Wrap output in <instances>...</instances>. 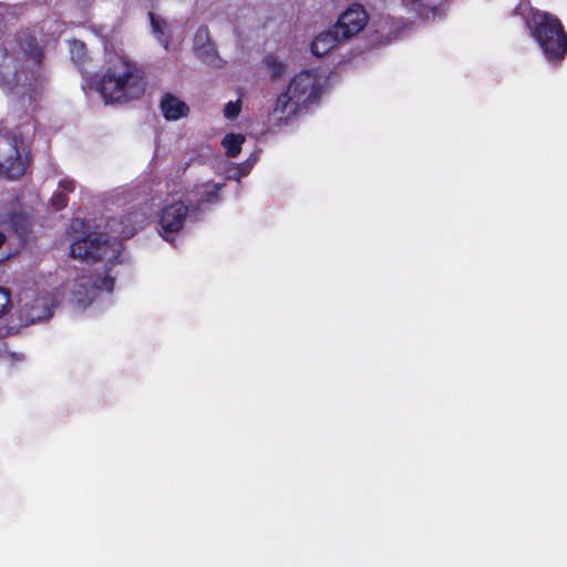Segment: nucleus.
Returning a JSON list of instances; mask_svg holds the SVG:
<instances>
[{
  "mask_svg": "<svg viewBox=\"0 0 567 567\" xmlns=\"http://www.w3.org/2000/svg\"><path fill=\"white\" fill-rule=\"evenodd\" d=\"M122 244L118 238L110 239L105 234H90L71 245L70 254L73 258L85 262L105 260V276L92 282L87 278L76 280L70 291V302L74 308L84 310L89 306L100 303L104 295L109 296L114 287L115 272Z\"/></svg>",
  "mask_w": 567,
  "mask_h": 567,
  "instance_id": "obj_1",
  "label": "nucleus"
},
{
  "mask_svg": "<svg viewBox=\"0 0 567 567\" xmlns=\"http://www.w3.org/2000/svg\"><path fill=\"white\" fill-rule=\"evenodd\" d=\"M322 89L323 79L317 70H301L293 74L270 104V121L278 124L291 122L319 101Z\"/></svg>",
  "mask_w": 567,
  "mask_h": 567,
  "instance_id": "obj_2",
  "label": "nucleus"
},
{
  "mask_svg": "<svg viewBox=\"0 0 567 567\" xmlns=\"http://www.w3.org/2000/svg\"><path fill=\"white\" fill-rule=\"evenodd\" d=\"M96 90L106 103L138 97L145 90L143 73L126 56L110 54Z\"/></svg>",
  "mask_w": 567,
  "mask_h": 567,
  "instance_id": "obj_3",
  "label": "nucleus"
},
{
  "mask_svg": "<svg viewBox=\"0 0 567 567\" xmlns=\"http://www.w3.org/2000/svg\"><path fill=\"white\" fill-rule=\"evenodd\" d=\"M520 14L532 38L546 60L560 62L567 53V34L561 22L553 14L534 8H520Z\"/></svg>",
  "mask_w": 567,
  "mask_h": 567,
  "instance_id": "obj_4",
  "label": "nucleus"
},
{
  "mask_svg": "<svg viewBox=\"0 0 567 567\" xmlns=\"http://www.w3.org/2000/svg\"><path fill=\"white\" fill-rule=\"evenodd\" d=\"M188 216V206L181 198L167 197L157 212V230L168 243L184 228Z\"/></svg>",
  "mask_w": 567,
  "mask_h": 567,
  "instance_id": "obj_5",
  "label": "nucleus"
},
{
  "mask_svg": "<svg viewBox=\"0 0 567 567\" xmlns=\"http://www.w3.org/2000/svg\"><path fill=\"white\" fill-rule=\"evenodd\" d=\"M27 169V154L23 142L12 134H0V174L18 178Z\"/></svg>",
  "mask_w": 567,
  "mask_h": 567,
  "instance_id": "obj_6",
  "label": "nucleus"
},
{
  "mask_svg": "<svg viewBox=\"0 0 567 567\" xmlns=\"http://www.w3.org/2000/svg\"><path fill=\"white\" fill-rule=\"evenodd\" d=\"M21 320L24 324L48 320L52 316V309L56 305V298L52 292L34 295L27 292L20 299Z\"/></svg>",
  "mask_w": 567,
  "mask_h": 567,
  "instance_id": "obj_7",
  "label": "nucleus"
},
{
  "mask_svg": "<svg viewBox=\"0 0 567 567\" xmlns=\"http://www.w3.org/2000/svg\"><path fill=\"white\" fill-rule=\"evenodd\" d=\"M369 16L363 6L352 3L338 18L334 27L346 41L359 34L368 24Z\"/></svg>",
  "mask_w": 567,
  "mask_h": 567,
  "instance_id": "obj_8",
  "label": "nucleus"
},
{
  "mask_svg": "<svg viewBox=\"0 0 567 567\" xmlns=\"http://www.w3.org/2000/svg\"><path fill=\"white\" fill-rule=\"evenodd\" d=\"M346 41L333 25L332 29L318 33L311 42L310 50L316 56H323Z\"/></svg>",
  "mask_w": 567,
  "mask_h": 567,
  "instance_id": "obj_9",
  "label": "nucleus"
},
{
  "mask_svg": "<svg viewBox=\"0 0 567 567\" xmlns=\"http://www.w3.org/2000/svg\"><path fill=\"white\" fill-rule=\"evenodd\" d=\"M410 10L427 21H436L443 18L444 11L439 6V0H401Z\"/></svg>",
  "mask_w": 567,
  "mask_h": 567,
  "instance_id": "obj_10",
  "label": "nucleus"
},
{
  "mask_svg": "<svg viewBox=\"0 0 567 567\" xmlns=\"http://www.w3.org/2000/svg\"><path fill=\"white\" fill-rule=\"evenodd\" d=\"M194 50L196 54L207 64L218 66L219 58L209 41L208 31L205 28L197 30L194 38Z\"/></svg>",
  "mask_w": 567,
  "mask_h": 567,
  "instance_id": "obj_11",
  "label": "nucleus"
},
{
  "mask_svg": "<svg viewBox=\"0 0 567 567\" xmlns=\"http://www.w3.org/2000/svg\"><path fill=\"white\" fill-rule=\"evenodd\" d=\"M223 184L219 183H205L195 187L192 192V198L189 203H195V208L199 209L206 204H213L218 202V193L223 188Z\"/></svg>",
  "mask_w": 567,
  "mask_h": 567,
  "instance_id": "obj_12",
  "label": "nucleus"
},
{
  "mask_svg": "<svg viewBox=\"0 0 567 567\" xmlns=\"http://www.w3.org/2000/svg\"><path fill=\"white\" fill-rule=\"evenodd\" d=\"M161 110L167 121H177L187 116L189 107L179 97L165 94L161 101Z\"/></svg>",
  "mask_w": 567,
  "mask_h": 567,
  "instance_id": "obj_13",
  "label": "nucleus"
},
{
  "mask_svg": "<svg viewBox=\"0 0 567 567\" xmlns=\"http://www.w3.org/2000/svg\"><path fill=\"white\" fill-rule=\"evenodd\" d=\"M13 64H14V62L12 59L6 58L4 70H0V74H1L0 81H2L3 84L7 85L9 87V90L14 95H17V96L21 95L22 103L24 105L25 104L24 100H25V96L28 95V89L22 86L23 81H22L21 75L18 72V70L14 72H10L9 69L11 66H14Z\"/></svg>",
  "mask_w": 567,
  "mask_h": 567,
  "instance_id": "obj_14",
  "label": "nucleus"
},
{
  "mask_svg": "<svg viewBox=\"0 0 567 567\" xmlns=\"http://www.w3.org/2000/svg\"><path fill=\"white\" fill-rule=\"evenodd\" d=\"M41 56V51L38 48H33L28 55L25 69L18 71L23 81L22 86L28 89V100L30 103L34 99L33 81H35V78L33 69L40 63Z\"/></svg>",
  "mask_w": 567,
  "mask_h": 567,
  "instance_id": "obj_15",
  "label": "nucleus"
},
{
  "mask_svg": "<svg viewBox=\"0 0 567 567\" xmlns=\"http://www.w3.org/2000/svg\"><path fill=\"white\" fill-rule=\"evenodd\" d=\"M152 32L157 39V41L164 47V49H168L169 39L173 32L172 24L168 23L165 19L156 16L154 13H150Z\"/></svg>",
  "mask_w": 567,
  "mask_h": 567,
  "instance_id": "obj_16",
  "label": "nucleus"
},
{
  "mask_svg": "<svg viewBox=\"0 0 567 567\" xmlns=\"http://www.w3.org/2000/svg\"><path fill=\"white\" fill-rule=\"evenodd\" d=\"M252 166L254 162L250 161H244L239 164L224 162L223 165L219 166L218 171L228 179L239 181L243 176L248 175Z\"/></svg>",
  "mask_w": 567,
  "mask_h": 567,
  "instance_id": "obj_17",
  "label": "nucleus"
},
{
  "mask_svg": "<svg viewBox=\"0 0 567 567\" xmlns=\"http://www.w3.org/2000/svg\"><path fill=\"white\" fill-rule=\"evenodd\" d=\"M246 137L243 134L228 133L221 140V146L228 157H237Z\"/></svg>",
  "mask_w": 567,
  "mask_h": 567,
  "instance_id": "obj_18",
  "label": "nucleus"
},
{
  "mask_svg": "<svg viewBox=\"0 0 567 567\" xmlns=\"http://www.w3.org/2000/svg\"><path fill=\"white\" fill-rule=\"evenodd\" d=\"M265 64L271 82L278 81L287 71V64L275 55H268Z\"/></svg>",
  "mask_w": 567,
  "mask_h": 567,
  "instance_id": "obj_19",
  "label": "nucleus"
},
{
  "mask_svg": "<svg viewBox=\"0 0 567 567\" xmlns=\"http://www.w3.org/2000/svg\"><path fill=\"white\" fill-rule=\"evenodd\" d=\"M2 224L10 225L17 234L24 236L29 229L30 220L25 214L13 213L8 219L2 220Z\"/></svg>",
  "mask_w": 567,
  "mask_h": 567,
  "instance_id": "obj_20",
  "label": "nucleus"
},
{
  "mask_svg": "<svg viewBox=\"0 0 567 567\" xmlns=\"http://www.w3.org/2000/svg\"><path fill=\"white\" fill-rule=\"evenodd\" d=\"M241 111V100L229 101L223 110L224 117L227 120H235Z\"/></svg>",
  "mask_w": 567,
  "mask_h": 567,
  "instance_id": "obj_21",
  "label": "nucleus"
},
{
  "mask_svg": "<svg viewBox=\"0 0 567 567\" xmlns=\"http://www.w3.org/2000/svg\"><path fill=\"white\" fill-rule=\"evenodd\" d=\"M69 48L72 59L80 62L84 56V43L78 40H72L69 42Z\"/></svg>",
  "mask_w": 567,
  "mask_h": 567,
  "instance_id": "obj_22",
  "label": "nucleus"
},
{
  "mask_svg": "<svg viewBox=\"0 0 567 567\" xmlns=\"http://www.w3.org/2000/svg\"><path fill=\"white\" fill-rule=\"evenodd\" d=\"M66 204H68V198L61 192L55 193L50 199V205L55 210H60V209L64 208L66 206Z\"/></svg>",
  "mask_w": 567,
  "mask_h": 567,
  "instance_id": "obj_23",
  "label": "nucleus"
},
{
  "mask_svg": "<svg viewBox=\"0 0 567 567\" xmlns=\"http://www.w3.org/2000/svg\"><path fill=\"white\" fill-rule=\"evenodd\" d=\"M59 189L65 193H73L76 187V183L73 178L69 176H63L60 178L58 183Z\"/></svg>",
  "mask_w": 567,
  "mask_h": 567,
  "instance_id": "obj_24",
  "label": "nucleus"
},
{
  "mask_svg": "<svg viewBox=\"0 0 567 567\" xmlns=\"http://www.w3.org/2000/svg\"><path fill=\"white\" fill-rule=\"evenodd\" d=\"M10 305L11 302L9 292L4 288L0 287V317L7 313Z\"/></svg>",
  "mask_w": 567,
  "mask_h": 567,
  "instance_id": "obj_25",
  "label": "nucleus"
},
{
  "mask_svg": "<svg viewBox=\"0 0 567 567\" xmlns=\"http://www.w3.org/2000/svg\"><path fill=\"white\" fill-rule=\"evenodd\" d=\"M111 228H112V230L114 233H117L118 236L122 237V238L132 236L135 233V230H136V228L134 226L126 227V228H124L122 230H116L113 226H111Z\"/></svg>",
  "mask_w": 567,
  "mask_h": 567,
  "instance_id": "obj_26",
  "label": "nucleus"
},
{
  "mask_svg": "<svg viewBox=\"0 0 567 567\" xmlns=\"http://www.w3.org/2000/svg\"><path fill=\"white\" fill-rule=\"evenodd\" d=\"M6 239V235L0 231V261H3L9 257L8 252L2 251V246L4 245Z\"/></svg>",
  "mask_w": 567,
  "mask_h": 567,
  "instance_id": "obj_27",
  "label": "nucleus"
},
{
  "mask_svg": "<svg viewBox=\"0 0 567 567\" xmlns=\"http://www.w3.org/2000/svg\"><path fill=\"white\" fill-rule=\"evenodd\" d=\"M246 161L254 162V164H255L257 162V156L256 155H250L249 158H247Z\"/></svg>",
  "mask_w": 567,
  "mask_h": 567,
  "instance_id": "obj_28",
  "label": "nucleus"
}]
</instances>
